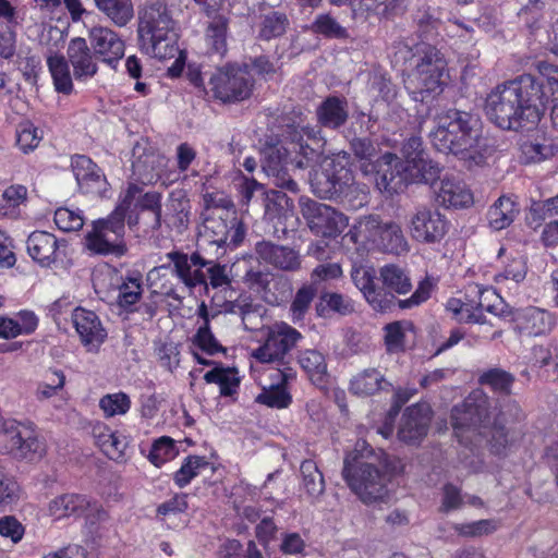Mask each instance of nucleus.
Instances as JSON below:
<instances>
[{
  "instance_id": "obj_1",
  "label": "nucleus",
  "mask_w": 558,
  "mask_h": 558,
  "mask_svg": "<svg viewBox=\"0 0 558 558\" xmlns=\"http://www.w3.org/2000/svg\"><path fill=\"white\" fill-rule=\"evenodd\" d=\"M550 100V87L531 74L498 85L486 98L488 119L502 130L529 131L541 121Z\"/></svg>"
},
{
  "instance_id": "obj_2",
  "label": "nucleus",
  "mask_w": 558,
  "mask_h": 558,
  "mask_svg": "<svg viewBox=\"0 0 558 558\" xmlns=\"http://www.w3.org/2000/svg\"><path fill=\"white\" fill-rule=\"evenodd\" d=\"M351 278L367 303L377 312L390 311L396 304L400 308L418 306L429 299L432 291L430 281L424 279L409 299L398 300L395 293H409L412 290V282L408 270L397 264H387L379 268L381 287L376 283V271L372 267H354Z\"/></svg>"
},
{
  "instance_id": "obj_3",
  "label": "nucleus",
  "mask_w": 558,
  "mask_h": 558,
  "mask_svg": "<svg viewBox=\"0 0 558 558\" xmlns=\"http://www.w3.org/2000/svg\"><path fill=\"white\" fill-rule=\"evenodd\" d=\"M320 132L310 126H288L283 140L275 145H267L262 150V168L278 187L296 193L298 183L288 173V165L299 169L310 166L318 157L324 146Z\"/></svg>"
},
{
  "instance_id": "obj_4",
  "label": "nucleus",
  "mask_w": 558,
  "mask_h": 558,
  "mask_svg": "<svg viewBox=\"0 0 558 558\" xmlns=\"http://www.w3.org/2000/svg\"><path fill=\"white\" fill-rule=\"evenodd\" d=\"M429 132L433 146L441 153L453 154L470 163L485 160L486 140L477 114L458 109L438 113Z\"/></svg>"
},
{
  "instance_id": "obj_5",
  "label": "nucleus",
  "mask_w": 558,
  "mask_h": 558,
  "mask_svg": "<svg viewBox=\"0 0 558 558\" xmlns=\"http://www.w3.org/2000/svg\"><path fill=\"white\" fill-rule=\"evenodd\" d=\"M342 476L349 488L365 505L381 501L388 495L390 474L351 452L343 461Z\"/></svg>"
},
{
  "instance_id": "obj_6",
  "label": "nucleus",
  "mask_w": 558,
  "mask_h": 558,
  "mask_svg": "<svg viewBox=\"0 0 558 558\" xmlns=\"http://www.w3.org/2000/svg\"><path fill=\"white\" fill-rule=\"evenodd\" d=\"M488 407L482 391H474L451 410V425L461 442H473L487 428Z\"/></svg>"
},
{
  "instance_id": "obj_7",
  "label": "nucleus",
  "mask_w": 558,
  "mask_h": 558,
  "mask_svg": "<svg viewBox=\"0 0 558 558\" xmlns=\"http://www.w3.org/2000/svg\"><path fill=\"white\" fill-rule=\"evenodd\" d=\"M214 97L225 104L247 99L254 86V80L247 65L226 64L217 68L209 78Z\"/></svg>"
},
{
  "instance_id": "obj_8",
  "label": "nucleus",
  "mask_w": 558,
  "mask_h": 558,
  "mask_svg": "<svg viewBox=\"0 0 558 558\" xmlns=\"http://www.w3.org/2000/svg\"><path fill=\"white\" fill-rule=\"evenodd\" d=\"M447 62L438 49L428 47L424 50L407 83L412 98L416 101H424L425 94L440 90Z\"/></svg>"
},
{
  "instance_id": "obj_9",
  "label": "nucleus",
  "mask_w": 558,
  "mask_h": 558,
  "mask_svg": "<svg viewBox=\"0 0 558 558\" xmlns=\"http://www.w3.org/2000/svg\"><path fill=\"white\" fill-rule=\"evenodd\" d=\"M0 452L16 459H34L44 452V445L28 423L8 418L0 424Z\"/></svg>"
},
{
  "instance_id": "obj_10",
  "label": "nucleus",
  "mask_w": 558,
  "mask_h": 558,
  "mask_svg": "<svg viewBox=\"0 0 558 558\" xmlns=\"http://www.w3.org/2000/svg\"><path fill=\"white\" fill-rule=\"evenodd\" d=\"M124 234L125 223L110 215L107 219L93 222L84 238V247L92 255L120 257L126 252Z\"/></svg>"
},
{
  "instance_id": "obj_11",
  "label": "nucleus",
  "mask_w": 558,
  "mask_h": 558,
  "mask_svg": "<svg viewBox=\"0 0 558 558\" xmlns=\"http://www.w3.org/2000/svg\"><path fill=\"white\" fill-rule=\"evenodd\" d=\"M203 216L201 230L203 241L218 248L235 247L243 241L245 230L235 210H221L215 215L203 214Z\"/></svg>"
},
{
  "instance_id": "obj_12",
  "label": "nucleus",
  "mask_w": 558,
  "mask_h": 558,
  "mask_svg": "<svg viewBox=\"0 0 558 558\" xmlns=\"http://www.w3.org/2000/svg\"><path fill=\"white\" fill-rule=\"evenodd\" d=\"M300 208L308 228L317 235L336 238L349 223L342 213L307 197L300 198Z\"/></svg>"
},
{
  "instance_id": "obj_13",
  "label": "nucleus",
  "mask_w": 558,
  "mask_h": 558,
  "mask_svg": "<svg viewBox=\"0 0 558 558\" xmlns=\"http://www.w3.org/2000/svg\"><path fill=\"white\" fill-rule=\"evenodd\" d=\"M302 335L286 323L277 324L268 331L263 345L252 352L260 363L281 364L286 354L296 345Z\"/></svg>"
},
{
  "instance_id": "obj_14",
  "label": "nucleus",
  "mask_w": 558,
  "mask_h": 558,
  "mask_svg": "<svg viewBox=\"0 0 558 558\" xmlns=\"http://www.w3.org/2000/svg\"><path fill=\"white\" fill-rule=\"evenodd\" d=\"M141 27L151 35L154 50L161 54L166 41H174V21L168 12L166 4L154 2L146 5L141 12Z\"/></svg>"
},
{
  "instance_id": "obj_15",
  "label": "nucleus",
  "mask_w": 558,
  "mask_h": 558,
  "mask_svg": "<svg viewBox=\"0 0 558 558\" xmlns=\"http://www.w3.org/2000/svg\"><path fill=\"white\" fill-rule=\"evenodd\" d=\"M244 278L269 305H280L292 295V283L283 276L251 269L245 274Z\"/></svg>"
},
{
  "instance_id": "obj_16",
  "label": "nucleus",
  "mask_w": 558,
  "mask_h": 558,
  "mask_svg": "<svg viewBox=\"0 0 558 558\" xmlns=\"http://www.w3.org/2000/svg\"><path fill=\"white\" fill-rule=\"evenodd\" d=\"M167 257L173 265V274L189 290H193L198 286H203L205 290L208 289L205 272L207 259L198 252L186 254L172 251L167 254Z\"/></svg>"
},
{
  "instance_id": "obj_17",
  "label": "nucleus",
  "mask_w": 558,
  "mask_h": 558,
  "mask_svg": "<svg viewBox=\"0 0 558 558\" xmlns=\"http://www.w3.org/2000/svg\"><path fill=\"white\" fill-rule=\"evenodd\" d=\"M448 229V223L438 210L427 207L417 208L410 219L411 236L422 243L440 241Z\"/></svg>"
},
{
  "instance_id": "obj_18",
  "label": "nucleus",
  "mask_w": 558,
  "mask_h": 558,
  "mask_svg": "<svg viewBox=\"0 0 558 558\" xmlns=\"http://www.w3.org/2000/svg\"><path fill=\"white\" fill-rule=\"evenodd\" d=\"M410 183V169L403 159L390 153L380 157L376 178L380 190L389 194L399 193Z\"/></svg>"
},
{
  "instance_id": "obj_19",
  "label": "nucleus",
  "mask_w": 558,
  "mask_h": 558,
  "mask_svg": "<svg viewBox=\"0 0 558 558\" xmlns=\"http://www.w3.org/2000/svg\"><path fill=\"white\" fill-rule=\"evenodd\" d=\"M88 39L94 54L112 69L124 56L123 39L112 29L105 26H94L88 32Z\"/></svg>"
},
{
  "instance_id": "obj_20",
  "label": "nucleus",
  "mask_w": 558,
  "mask_h": 558,
  "mask_svg": "<svg viewBox=\"0 0 558 558\" xmlns=\"http://www.w3.org/2000/svg\"><path fill=\"white\" fill-rule=\"evenodd\" d=\"M350 157L345 151L337 154L320 170H315L311 175V187L315 195L320 198L337 199L340 182L339 168L347 167Z\"/></svg>"
},
{
  "instance_id": "obj_21",
  "label": "nucleus",
  "mask_w": 558,
  "mask_h": 558,
  "mask_svg": "<svg viewBox=\"0 0 558 558\" xmlns=\"http://www.w3.org/2000/svg\"><path fill=\"white\" fill-rule=\"evenodd\" d=\"M66 58L73 68V77L78 82H87L98 72L97 57L85 38L75 37L69 41Z\"/></svg>"
},
{
  "instance_id": "obj_22",
  "label": "nucleus",
  "mask_w": 558,
  "mask_h": 558,
  "mask_svg": "<svg viewBox=\"0 0 558 558\" xmlns=\"http://www.w3.org/2000/svg\"><path fill=\"white\" fill-rule=\"evenodd\" d=\"M167 159L155 151L147 142H137L132 149L133 173L142 182H151L166 167Z\"/></svg>"
},
{
  "instance_id": "obj_23",
  "label": "nucleus",
  "mask_w": 558,
  "mask_h": 558,
  "mask_svg": "<svg viewBox=\"0 0 558 558\" xmlns=\"http://www.w3.org/2000/svg\"><path fill=\"white\" fill-rule=\"evenodd\" d=\"M257 257L264 263L283 271H298L301 269L302 257L300 253L286 245L260 241L255 245Z\"/></svg>"
},
{
  "instance_id": "obj_24",
  "label": "nucleus",
  "mask_w": 558,
  "mask_h": 558,
  "mask_svg": "<svg viewBox=\"0 0 558 558\" xmlns=\"http://www.w3.org/2000/svg\"><path fill=\"white\" fill-rule=\"evenodd\" d=\"M430 418L432 410L427 403L409 407L401 417L399 438L409 444L422 439L427 434Z\"/></svg>"
},
{
  "instance_id": "obj_25",
  "label": "nucleus",
  "mask_w": 558,
  "mask_h": 558,
  "mask_svg": "<svg viewBox=\"0 0 558 558\" xmlns=\"http://www.w3.org/2000/svg\"><path fill=\"white\" fill-rule=\"evenodd\" d=\"M26 247L35 262L43 267H50L61 256L65 241H59L47 231H34L27 239Z\"/></svg>"
},
{
  "instance_id": "obj_26",
  "label": "nucleus",
  "mask_w": 558,
  "mask_h": 558,
  "mask_svg": "<svg viewBox=\"0 0 558 558\" xmlns=\"http://www.w3.org/2000/svg\"><path fill=\"white\" fill-rule=\"evenodd\" d=\"M72 320L84 347L96 352L107 337L98 316L92 311L77 307L73 312Z\"/></svg>"
},
{
  "instance_id": "obj_27",
  "label": "nucleus",
  "mask_w": 558,
  "mask_h": 558,
  "mask_svg": "<svg viewBox=\"0 0 558 558\" xmlns=\"http://www.w3.org/2000/svg\"><path fill=\"white\" fill-rule=\"evenodd\" d=\"M514 324L521 335L537 337L553 330L556 326V317L545 310L531 306L515 314Z\"/></svg>"
},
{
  "instance_id": "obj_28",
  "label": "nucleus",
  "mask_w": 558,
  "mask_h": 558,
  "mask_svg": "<svg viewBox=\"0 0 558 558\" xmlns=\"http://www.w3.org/2000/svg\"><path fill=\"white\" fill-rule=\"evenodd\" d=\"M72 169L84 193L99 194L106 185V179L100 169L86 156H76L72 160Z\"/></svg>"
},
{
  "instance_id": "obj_29",
  "label": "nucleus",
  "mask_w": 558,
  "mask_h": 558,
  "mask_svg": "<svg viewBox=\"0 0 558 558\" xmlns=\"http://www.w3.org/2000/svg\"><path fill=\"white\" fill-rule=\"evenodd\" d=\"M437 202L447 208H465L473 204V194L459 178L445 177L437 191Z\"/></svg>"
},
{
  "instance_id": "obj_30",
  "label": "nucleus",
  "mask_w": 558,
  "mask_h": 558,
  "mask_svg": "<svg viewBox=\"0 0 558 558\" xmlns=\"http://www.w3.org/2000/svg\"><path fill=\"white\" fill-rule=\"evenodd\" d=\"M317 122L329 130H338L349 119L348 101L344 97L328 96L316 109Z\"/></svg>"
},
{
  "instance_id": "obj_31",
  "label": "nucleus",
  "mask_w": 558,
  "mask_h": 558,
  "mask_svg": "<svg viewBox=\"0 0 558 558\" xmlns=\"http://www.w3.org/2000/svg\"><path fill=\"white\" fill-rule=\"evenodd\" d=\"M384 225L378 216L362 217L352 226L344 239L366 250L376 248Z\"/></svg>"
},
{
  "instance_id": "obj_32",
  "label": "nucleus",
  "mask_w": 558,
  "mask_h": 558,
  "mask_svg": "<svg viewBox=\"0 0 558 558\" xmlns=\"http://www.w3.org/2000/svg\"><path fill=\"white\" fill-rule=\"evenodd\" d=\"M166 207L165 215L161 214V226L166 225L170 230L182 234L190 222V201L182 192L171 193Z\"/></svg>"
},
{
  "instance_id": "obj_33",
  "label": "nucleus",
  "mask_w": 558,
  "mask_h": 558,
  "mask_svg": "<svg viewBox=\"0 0 558 558\" xmlns=\"http://www.w3.org/2000/svg\"><path fill=\"white\" fill-rule=\"evenodd\" d=\"M230 10L206 15L209 22L206 27L205 40L211 53L223 57L228 50V26Z\"/></svg>"
},
{
  "instance_id": "obj_34",
  "label": "nucleus",
  "mask_w": 558,
  "mask_h": 558,
  "mask_svg": "<svg viewBox=\"0 0 558 558\" xmlns=\"http://www.w3.org/2000/svg\"><path fill=\"white\" fill-rule=\"evenodd\" d=\"M340 175L338 180L340 185L338 186L337 201L352 207L357 208L367 203V187L365 184L356 183L353 177L352 170L347 167H340Z\"/></svg>"
},
{
  "instance_id": "obj_35",
  "label": "nucleus",
  "mask_w": 558,
  "mask_h": 558,
  "mask_svg": "<svg viewBox=\"0 0 558 558\" xmlns=\"http://www.w3.org/2000/svg\"><path fill=\"white\" fill-rule=\"evenodd\" d=\"M389 387L390 383L385 378V375L378 368L369 367L351 378L349 389L353 395L368 397L387 390Z\"/></svg>"
},
{
  "instance_id": "obj_36",
  "label": "nucleus",
  "mask_w": 558,
  "mask_h": 558,
  "mask_svg": "<svg viewBox=\"0 0 558 558\" xmlns=\"http://www.w3.org/2000/svg\"><path fill=\"white\" fill-rule=\"evenodd\" d=\"M519 214L517 202L510 196H500L488 209L487 220L495 231L508 228Z\"/></svg>"
},
{
  "instance_id": "obj_37",
  "label": "nucleus",
  "mask_w": 558,
  "mask_h": 558,
  "mask_svg": "<svg viewBox=\"0 0 558 558\" xmlns=\"http://www.w3.org/2000/svg\"><path fill=\"white\" fill-rule=\"evenodd\" d=\"M89 507L88 500L81 495L63 494L53 498L48 506V512L57 520L80 514Z\"/></svg>"
},
{
  "instance_id": "obj_38",
  "label": "nucleus",
  "mask_w": 558,
  "mask_h": 558,
  "mask_svg": "<svg viewBox=\"0 0 558 558\" xmlns=\"http://www.w3.org/2000/svg\"><path fill=\"white\" fill-rule=\"evenodd\" d=\"M69 60L62 54L50 53L47 65L58 93L70 95L73 92V76L70 72Z\"/></svg>"
},
{
  "instance_id": "obj_39",
  "label": "nucleus",
  "mask_w": 558,
  "mask_h": 558,
  "mask_svg": "<svg viewBox=\"0 0 558 558\" xmlns=\"http://www.w3.org/2000/svg\"><path fill=\"white\" fill-rule=\"evenodd\" d=\"M376 248L395 255H403L410 251V245L401 227L390 221L384 225Z\"/></svg>"
},
{
  "instance_id": "obj_40",
  "label": "nucleus",
  "mask_w": 558,
  "mask_h": 558,
  "mask_svg": "<svg viewBox=\"0 0 558 558\" xmlns=\"http://www.w3.org/2000/svg\"><path fill=\"white\" fill-rule=\"evenodd\" d=\"M94 437L96 445L109 459L120 460L123 458L128 446L123 436L118 435L106 426H100L94 429Z\"/></svg>"
},
{
  "instance_id": "obj_41",
  "label": "nucleus",
  "mask_w": 558,
  "mask_h": 558,
  "mask_svg": "<svg viewBox=\"0 0 558 558\" xmlns=\"http://www.w3.org/2000/svg\"><path fill=\"white\" fill-rule=\"evenodd\" d=\"M97 9L114 25L125 26L134 16L132 0H94Z\"/></svg>"
},
{
  "instance_id": "obj_42",
  "label": "nucleus",
  "mask_w": 558,
  "mask_h": 558,
  "mask_svg": "<svg viewBox=\"0 0 558 558\" xmlns=\"http://www.w3.org/2000/svg\"><path fill=\"white\" fill-rule=\"evenodd\" d=\"M301 484L308 497L317 499L325 492V480L316 462L305 460L300 466Z\"/></svg>"
},
{
  "instance_id": "obj_43",
  "label": "nucleus",
  "mask_w": 558,
  "mask_h": 558,
  "mask_svg": "<svg viewBox=\"0 0 558 558\" xmlns=\"http://www.w3.org/2000/svg\"><path fill=\"white\" fill-rule=\"evenodd\" d=\"M298 362L313 381H320L327 373L326 359L318 350L307 349L300 351Z\"/></svg>"
},
{
  "instance_id": "obj_44",
  "label": "nucleus",
  "mask_w": 558,
  "mask_h": 558,
  "mask_svg": "<svg viewBox=\"0 0 558 558\" xmlns=\"http://www.w3.org/2000/svg\"><path fill=\"white\" fill-rule=\"evenodd\" d=\"M327 310L347 316L354 312V303L343 294L325 292L320 295V302L317 304L316 311L318 315L324 316Z\"/></svg>"
},
{
  "instance_id": "obj_45",
  "label": "nucleus",
  "mask_w": 558,
  "mask_h": 558,
  "mask_svg": "<svg viewBox=\"0 0 558 558\" xmlns=\"http://www.w3.org/2000/svg\"><path fill=\"white\" fill-rule=\"evenodd\" d=\"M316 294L314 284H303L298 289L290 305V316L294 324L304 319Z\"/></svg>"
},
{
  "instance_id": "obj_46",
  "label": "nucleus",
  "mask_w": 558,
  "mask_h": 558,
  "mask_svg": "<svg viewBox=\"0 0 558 558\" xmlns=\"http://www.w3.org/2000/svg\"><path fill=\"white\" fill-rule=\"evenodd\" d=\"M289 21L283 13L270 12L265 14L259 23L258 37L264 40L280 37L286 33Z\"/></svg>"
},
{
  "instance_id": "obj_47",
  "label": "nucleus",
  "mask_w": 558,
  "mask_h": 558,
  "mask_svg": "<svg viewBox=\"0 0 558 558\" xmlns=\"http://www.w3.org/2000/svg\"><path fill=\"white\" fill-rule=\"evenodd\" d=\"M408 167L411 173V183H433L441 171L439 165L428 159L427 155Z\"/></svg>"
},
{
  "instance_id": "obj_48",
  "label": "nucleus",
  "mask_w": 558,
  "mask_h": 558,
  "mask_svg": "<svg viewBox=\"0 0 558 558\" xmlns=\"http://www.w3.org/2000/svg\"><path fill=\"white\" fill-rule=\"evenodd\" d=\"M256 402L269 408L286 409L292 402V397L287 391V387L268 385L263 387L262 392L256 397Z\"/></svg>"
},
{
  "instance_id": "obj_49",
  "label": "nucleus",
  "mask_w": 558,
  "mask_h": 558,
  "mask_svg": "<svg viewBox=\"0 0 558 558\" xmlns=\"http://www.w3.org/2000/svg\"><path fill=\"white\" fill-rule=\"evenodd\" d=\"M142 292L140 274L125 278L119 287V305L123 308H130L140 301Z\"/></svg>"
},
{
  "instance_id": "obj_50",
  "label": "nucleus",
  "mask_w": 558,
  "mask_h": 558,
  "mask_svg": "<svg viewBox=\"0 0 558 558\" xmlns=\"http://www.w3.org/2000/svg\"><path fill=\"white\" fill-rule=\"evenodd\" d=\"M522 158L525 162H541L555 155L551 141L544 138L542 142H525L521 146Z\"/></svg>"
},
{
  "instance_id": "obj_51",
  "label": "nucleus",
  "mask_w": 558,
  "mask_h": 558,
  "mask_svg": "<svg viewBox=\"0 0 558 558\" xmlns=\"http://www.w3.org/2000/svg\"><path fill=\"white\" fill-rule=\"evenodd\" d=\"M487 423H489V421ZM482 435L489 436L488 442L490 451L495 454H505L513 442V436H510L505 426L499 424H494L493 426L487 424V428L484 429V434Z\"/></svg>"
},
{
  "instance_id": "obj_52",
  "label": "nucleus",
  "mask_w": 558,
  "mask_h": 558,
  "mask_svg": "<svg viewBox=\"0 0 558 558\" xmlns=\"http://www.w3.org/2000/svg\"><path fill=\"white\" fill-rule=\"evenodd\" d=\"M207 461L203 457H187L181 468L174 474V483L180 487H185L190 482L198 475L202 468L207 466Z\"/></svg>"
},
{
  "instance_id": "obj_53",
  "label": "nucleus",
  "mask_w": 558,
  "mask_h": 558,
  "mask_svg": "<svg viewBox=\"0 0 558 558\" xmlns=\"http://www.w3.org/2000/svg\"><path fill=\"white\" fill-rule=\"evenodd\" d=\"M513 376L500 368H492L480 377L482 385L489 386L494 391L509 395L513 384Z\"/></svg>"
},
{
  "instance_id": "obj_54",
  "label": "nucleus",
  "mask_w": 558,
  "mask_h": 558,
  "mask_svg": "<svg viewBox=\"0 0 558 558\" xmlns=\"http://www.w3.org/2000/svg\"><path fill=\"white\" fill-rule=\"evenodd\" d=\"M206 383L218 384L222 396H231L239 385V380L229 368H214L204 376Z\"/></svg>"
},
{
  "instance_id": "obj_55",
  "label": "nucleus",
  "mask_w": 558,
  "mask_h": 558,
  "mask_svg": "<svg viewBox=\"0 0 558 558\" xmlns=\"http://www.w3.org/2000/svg\"><path fill=\"white\" fill-rule=\"evenodd\" d=\"M204 213L215 215L221 210H234V204L231 198L222 191L203 192Z\"/></svg>"
},
{
  "instance_id": "obj_56",
  "label": "nucleus",
  "mask_w": 558,
  "mask_h": 558,
  "mask_svg": "<svg viewBox=\"0 0 558 558\" xmlns=\"http://www.w3.org/2000/svg\"><path fill=\"white\" fill-rule=\"evenodd\" d=\"M99 407L106 416L122 415L130 410L131 400L123 392L106 395L100 399Z\"/></svg>"
},
{
  "instance_id": "obj_57",
  "label": "nucleus",
  "mask_w": 558,
  "mask_h": 558,
  "mask_svg": "<svg viewBox=\"0 0 558 558\" xmlns=\"http://www.w3.org/2000/svg\"><path fill=\"white\" fill-rule=\"evenodd\" d=\"M313 31L325 37L343 39L348 38V31L328 14L318 15L313 23Z\"/></svg>"
},
{
  "instance_id": "obj_58",
  "label": "nucleus",
  "mask_w": 558,
  "mask_h": 558,
  "mask_svg": "<svg viewBox=\"0 0 558 558\" xmlns=\"http://www.w3.org/2000/svg\"><path fill=\"white\" fill-rule=\"evenodd\" d=\"M27 189L24 185L7 187L0 199V216H7L26 201Z\"/></svg>"
},
{
  "instance_id": "obj_59",
  "label": "nucleus",
  "mask_w": 558,
  "mask_h": 558,
  "mask_svg": "<svg viewBox=\"0 0 558 558\" xmlns=\"http://www.w3.org/2000/svg\"><path fill=\"white\" fill-rule=\"evenodd\" d=\"M41 131L29 122L20 124L16 130V144L24 153H28L36 148L41 141Z\"/></svg>"
},
{
  "instance_id": "obj_60",
  "label": "nucleus",
  "mask_w": 558,
  "mask_h": 558,
  "mask_svg": "<svg viewBox=\"0 0 558 558\" xmlns=\"http://www.w3.org/2000/svg\"><path fill=\"white\" fill-rule=\"evenodd\" d=\"M54 223L60 230L71 232L82 229L84 219L80 210L61 207L54 211Z\"/></svg>"
},
{
  "instance_id": "obj_61",
  "label": "nucleus",
  "mask_w": 558,
  "mask_h": 558,
  "mask_svg": "<svg viewBox=\"0 0 558 558\" xmlns=\"http://www.w3.org/2000/svg\"><path fill=\"white\" fill-rule=\"evenodd\" d=\"M205 272L208 287L210 286L211 288L217 289L231 283L227 265H221L216 260L207 259Z\"/></svg>"
},
{
  "instance_id": "obj_62",
  "label": "nucleus",
  "mask_w": 558,
  "mask_h": 558,
  "mask_svg": "<svg viewBox=\"0 0 558 558\" xmlns=\"http://www.w3.org/2000/svg\"><path fill=\"white\" fill-rule=\"evenodd\" d=\"M453 529L461 536L476 537L496 531L497 523L493 520H478L471 523L454 524Z\"/></svg>"
},
{
  "instance_id": "obj_63",
  "label": "nucleus",
  "mask_w": 558,
  "mask_h": 558,
  "mask_svg": "<svg viewBox=\"0 0 558 558\" xmlns=\"http://www.w3.org/2000/svg\"><path fill=\"white\" fill-rule=\"evenodd\" d=\"M173 456V440L169 437H161L154 442L148 459L156 466H160L162 463L171 459Z\"/></svg>"
},
{
  "instance_id": "obj_64",
  "label": "nucleus",
  "mask_w": 558,
  "mask_h": 558,
  "mask_svg": "<svg viewBox=\"0 0 558 558\" xmlns=\"http://www.w3.org/2000/svg\"><path fill=\"white\" fill-rule=\"evenodd\" d=\"M88 512L86 513V522L85 527L87 533L92 537H100L102 535V530L105 527V523L108 520L107 512L97 506H90L86 509Z\"/></svg>"
}]
</instances>
